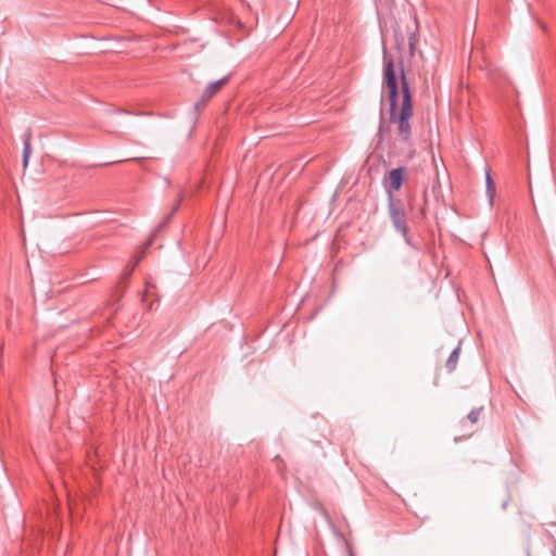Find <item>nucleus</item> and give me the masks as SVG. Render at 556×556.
Returning <instances> with one entry per match:
<instances>
[{
    "instance_id": "nucleus-1",
    "label": "nucleus",
    "mask_w": 556,
    "mask_h": 556,
    "mask_svg": "<svg viewBox=\"0 0 556 556\" xmlns=\"http://www.w3.org/2000/svg\"><path fill=\"white\" fill-rule=\"evenodd\" d=\"M383 85L388 90L390 102V122L397 125V135L404 141L408 142L412 137L410 118L414 113L413 98L405 78L404 70H401V89L402 102L397 104L399 84L392 58L384 56L383 63Z\"/></svg>"
},
{
    "instance_id": "nucleus-2",
    "label": "nucleus",
    "mask_w": 556,
    "mask_h": 556,
    "mask_svg": "<svg viewBox=\"0 0 556 556\" xmlns=\"http://www.w3.org/2000/svg\"><path fill=\"white\" fill-rule=\"evenodd\" d=\"M390 217L395 229L403 235V237L407 240L408 238V228L406 224V215L404 210L395 204H390Z\"/></svg>"
},
{
    "instance_id": "nucleus-3",
    "label": "nucleus",
    "mask_w": 556,
    "mask_h": 556,
    "mask_svg": "<svg viewBox=\"0 0 556 556\" xmlns=\"http://www.w3.org/2000/svg\"><path fill=\"white\" fill-rule=\"evenodd\" d=\"M406 174L405 167H397L390 170L388 176V188L389 192L399 191L403 185Z\"/></svg>"
},
{
    "instance_id": "nucleus-4",
    "label": "nucleus",
    "mask_w": 556,
    "mask_h": 556,
    "mask_svg": "<svg viewBox=\"0 0 556 556\" xmlns=\"http://www.w3.org/2000/svg\"><path fill=\"white\" fill-rule=\"evenodd\" d=\"M228 78H222L214 83H211L203 91L202 100L204 102L208 101L214 94H216L223 88Z\"/></svg>"
},
{
    "instance_id": "nucleus-5",
    "label": "nucleus",
    "mask_w": 556,
    "mask_h": 556,
    "mask_svg": "<svg viewBox=\"0 0 556 556\" xmlns=\"http://www.w3.org/2000/svg\"><path fill=\"white\" fill-rule=\"evenodd\" d=\"M485 187H486V195L489 199V203L492 206L495 198V185L491 176V169L485 167Z\"/></svg>"
},
{
    "instance_id": "nucleus-6",
    "label": "nucleus",
    "mask_w": 556,
    "mask_h": 556,
    "mask_svg": "<svg viewBox=\"0 0 556 556\" xmlns=\"http://www.w3.org/2000/svg\"><path fill=\"white\" fill-rule=\"evenodd\" d=\"M23 143V167L26 168L31 154V134L29 131L25 134Z\"/></svg>"
},
{
    "instance_id": "nucleus-7",
    "label": "nucleus",
    "mask_w": 556,
    "mask_h": 556,
    "mask_svg": "<svg viewBox=\"0 0 556 556\" xmlns=\"http://www.w3.org/2000/svg\"><path fill=\"white\" fill-rule=\"evenodd\" d=\"M459 352H460V348L457 346L450 354V356L446 361V364H445L448 371H453L456 368L458 358H459Z\"/></svg>"
},
{
    "instance_id": "nucleus-8",
    "label": "nucleus",
    "mask_w": 556,
    "mask_h": 556,
    "mask_svg": "<svg viewBox=\"0 0 556 556\" xmlns=\"http://www.w3.org/2000/svg\"><path fill=\"white\" fill-rule=\"evenodd\" d=\"M483 408L482 407H479V408H473L472 410L469 412V414L467 415V419L471 422V424H476L478 422V420L480 419V416H481V413H482Z\"/></svg>"
},
{
    "instance_id": "nucleus-9",
    "label": "nucleus",
    "mask_w": 556,
    "mask_h": 556,
    "mask_svg": "<svg viewBox=\"0 0 556 556\" xmlns=\"http://www.w3.org/2000/svg\"><path fill=\"white\" fill-rule=\"evenodd\" d=\"M151 243H152V241H151V240H150L149 242H147V244H146V247L143 248L142 252H141L137 257H136L134 266H136V265L140 262V260H141V258L143 257V255H144V251H146V250L151 245Z\"/></svg>"
},
{
    "instance_id": "nucleus-10",
    "label": "nucleus",
    "mask_w": 556,
    "mask_h": 556,
    "mask_svg": "<svg viewBox=\"0 0 556 556\" xmlns=\"http://www.w3.org/2000/svg\"><path fill=\"white\" fill-rule=\"evenodd\" d=\"M181 201H182V194H179V197H178V202H177V204L175 205L174 211H177V210H178V207L180 206Z\"/></svg>"
},
{
    "instance_id": "nucleus-11",
    "label": "nucleus",
    "mask_w": 556,
    "mask_h": 556,
    "mask_svg": "<svg viewBox=\"0 0 556 556\" xmlns=\"http://www.w3.org/2000/svg\"><path fill=\"white\" fill-rule=\"evenodd\" d=\"M409 47H410V50H414L415 42H414V38L413 37L409 38Z\"/></svg>"
}]
</instances>
